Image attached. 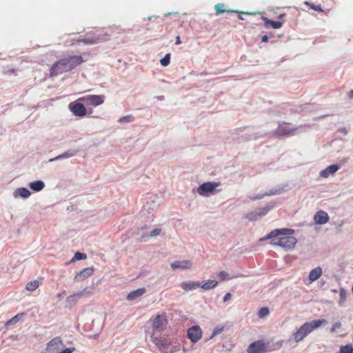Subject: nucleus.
<instances>
[{
  "label": "nucleus",
  "instance_id": "nucleus-32",
  "mask_svg": "<svg viewBox=\"0 0 353 353\" xmlns=\"http://www.w3.org/2000/svg\"><path fill=\"white\" fill-rule=\"evenodd\" d=\"M305 4L310 6L314 10H316L318 12H323V10L321 8V6L320 5H314V4L310 3L307 1H305Z\"/></svg>",
  "mask_w": 353,
  "mask_h": 353
},
{
  "label": "nucleus",
  "instance_id": "nucleus-5",
  "mask_svg": "<svg viewBox=\"0 0 353 353\" xmlns=\"http://www.w3.org/2000/svg\"><path fill=\"white\" fill-rule=\"evenodd\" d=\"M168 323L166 314L163 312L154 317L152 327L155 331H163L166 328Z\"/></svg>",
  "mask_w": 353,
  "mask_h": 353
},
{
  "label": "nucleus",
  "instance_id": "nucleus-10",
  "mask_svg": "<svg viewBox=\"0 0 353 353\" xmlns=\"http://www.w3.org/2000/svg\"><path fill=\"white\" fill-rule=\"evenodd\" d=\"M188 336L193 343L199 341L202 337V330L199 325L191 327L188 330Z\"/></svg>",
  "mask_w": 353,
  "mask_h": 353
},
{
  "label": "nucleus",
  "instance_id": "nucleus-4",
  "mask_svg": "<svg viewBox=\"0 0 353 353\" xmlns=\"http://www.w3.org/2000/svg\"><path fill=\"white\" fill-rule=\"evenodd\" d=\"M153 342L163 353H175L180 350V345L168 339L155 338Z\"/></svg>",
  "mask_w": 353,
  "mask_h": 353
},
{
  "label": "nucleus",
  "instance_id": "nucleus-39",
  "mask_svg": "<svg viewBox=\"0 0 353 353\" xmlns=\"http://www.w3.org/2000/svg\"><path fill=\"white\" fill-rule=\"evenodd\" d=\"M268 39H269L268 36V35H264L261 38V41L262 42H268Z\"/></svg>",
  "mask_w": 353,
  "mask_h": 353
},
{
  "label": "nucleus",
  "instance_id": "nucleus-38",
  "mask_svg": "<svg viewBox=\"0 0 353 353\" xmlns=\"http://www.w3.org/2000/svg\"><path fill=\"white\" fill-rule=\"evenodd\" d=\"M231 297H232V295L230 292L226 293L223 297V301L227 302V301H230Z\"/></svg>",
  "mask_w": 353,
  "mask_h": 353
},
{
  "label": "nucleus",
  "instance_id": "nucleus-9",
  "mask_svg": "<svg viewBox=\"0 0 353 353\" xmlns=\"http://www.w3.org/2000/svg\"><path fill=\"white\" fill-rule=\"evenodd\" d=\"M273 205L268 204L263 208L257 209L255 212H252L247 214L246 217L250 221L256 220L259 217H261L268 213L272 209Z\"/></svg>",
  "mask_w": 353,
  "mask_h": 353
},
{
  "label": "nucleus",
  "instance_id": "nucleus-23",
  "mask_svg": "<svg viewBox=\"0 0 353 353\" xmlns=\"http://www.w3.org/2000/svg\"><path fill=\"white\" fill-rule=\"evenodd\" d=\"M218 285V282L214 280H208L203 283H201L200 287L204 290H209L214 288Z\"/></svg>",
  "mask_w": 353,
  "mask_h": 353
},
{
  "label": "nucleus",
  "instance_id": "nucleus-42",
  "mask_svg": "<svg viewBox=\"0 0 353 353\" xmlns=\"http://www.w3.org/2000/svg\"><path fill=\"white\" fill-rule=\"evenodd\" d=\"M349 96H350V98H353V90L350 91Z\"/></svg>",
  "mask_w": 353,
  "mask_h": 353
},
{
  "label": "nucleus",
  "instance_id": "nucleus-8",
  "mask_svg": "<svg viewBox=\"0 0 353 353\" xmlns=\"http://www.w3.org/2000/svg\"><path fill=\"white\" fill-rule=\"evenodd\" d=\"M105 97L103 95H87L78 99L81 101L96 107L104 103Z\"/></svg>",
  "mask_w": 353,
  "mask_h": 353
},
{
  "label": "nucleus",
  "instance_id": "nucleus-11",
  "mask_svg": "<svg viewBox=\"0 0 353 353\" xmlns=\"http://www.w3.org/2000/svg\"><path fill=\"white\" fill-rule=\"evenodd\" d=\"M63 346L62 340L59 337L52 339L47 345L48 353H55Z\"/></svg>",
  "mask_w": 353,
  "mask_h": 353
},
{
  "label": "nucleus",
  "instance_id": "nucleus-26",
  "mask_svg": "<svg viewBox=\"0 0 353 353\" xmlns=\"http://www.w3.org/2000/svg\"><path fill=\"white\" fill-rule=\"evenodd\" d=\"M76 154V152L74 151V150H69L68 152H64L63 154H60L53 159H51L50 160V161H57V160H59V159H64V158H69V157H72L73 156H74Z\"/></svg>",
  "mask_w": 353,
  "mask_h": 353
},
{
  "label": "nucleus",
  "instance_id": "nucleus-27",
  "mask_svg": "<svg viewBox=\"0 0 353 353\" xmlns=\"http://www.w3.org/2000/svg\"><path fill=\"white\" fill-rule=\"evenodd\" d=\"M22 316V314H18L15 315L14 317H12L11 319L6 322L5 326L8 327L11 325H14L19 321Z\"/></svg>",
  "mask_w": 353,
  "mask_h": 353
},
{
  "label": "nucleus",
  "instance_id": "nucleus-31",
  "mask_svg": "<svg viewBox=\"0 0 353 353\" xmlns=\"http://www.w3.org/2000/svg\"><path fill=\"white\" fill-rule=\"evenodd\" d=\"M170 61V54H166L163 59H161L160 62L163 66H167L169 65Z\"/></svg>",
  "mask_w": 353,
  "mask_h": 353
},
{
  "label": "nucleus",
  "instance_id": "nucleus-44",
  "mask_svg": "<svg viewBox=\"0 0 353 353\" xmlns=\"http://www.w3.org/2000/svg\"><path fill=\"white\" fill-rule=\"evenodd\" d=\"M261 196H256V197H254V199H261Z\"/></svg>",
  "mask_w": 353,
  "mask_h": 353
},
{
  "label": "nucleus",
  "instance_id": "nucleus-6",
  "mask_svg": "<svg viewBox=\"0 0 353 353\" xmlns=\"http://www.w3.org/2000/svg\"><path fill=\"white\" fill-rule=\"evenodd\" d=\"M220 184V182L214 181L203 183L198 188L197 192L201 196H207L213 193Z\"/></svg>",
  "mask_w": 353,
  "mask_h": 353
},
{
  "label": "nucleus",
  "instance_id": "nucleus-3",
  "mask_svg": "<svg viewBox=\"0 0 353 353\" xmlns=\"http://www.w3.org/2000/svg\"><path fill=\"white\" fill-rule=\"evenodd\" d=\"M325 323H327V321L325 319H318L305 322L292 334V338L294 342L299 343L314 330Z\"/></svg>",
  "mask_w": 353,
  "mask_h": 353
},
{
  "label": "nucleus",
  "instance_id": "nucleus-21",
  "mask_svg": "<svg viewBox=\"0 0 353 353\" xmlns=\"http://www.w3.org/2000/svg\"><path fill=\"white\" fill-rule=\"evenodd\" d=\"M42 281H43V279L39 278L38 279H35V280L31 281L30 282H28L26 285V289L28 291H34L39 287V285L42 283Z\"/></svg>",
  "mask_w": 353,
  "mask_h": 353
},
{
  "label": "nucleus",
  "instance_id": "nucleus-24",
  "mask_svg": "<svg viewBox=\"0 0 353 353\" xmlns=\"http://www.w3.org/2000/svg\"><path fill=\"white\" fill-rule=\"evenodd\" d=\"M30 195V192L27 188H18L15 190V192L14 193V196L15 197L20 196V197H22L24 199L29 197Z\"/></svg>",
  "mask_w": 353,
  "mask_h": 353
},
{
  "label": "nucleus",
  "instance_id": "nucleus-34",
  "mask_svg": "<svg viewBox=\"0 0 353 353\" xmlns=\"http://www.w3.org/2000/svg\"><path fill=\"white\" fill-rule=\"evenodd\" d=\"M218 276L221 281H226L230 279L228 274L225 271L220 272Z\"/></svg>",
  "mask_w": 353,
  "mask_h": 353
},
{
  "label": "nucleus",
  "instance_id": "nucleus-20",
  "mask_svg": "<svg viewBox=\"0 0 353 353\" xmlns=\"http://www.w3.org/2000/svg\"><path fill=\"white\" fill-rule=\"evenodd\" d=\"M322 275V270L320 267H316L310 271L309 274V280L310 283L316 281Z\"/></svg>",
  "mask_w": 353,
  "mask_h": 353
},
{
  "label": "nucleus",
  "instance_id": "nucleus-30",
  "mask_svg": "<svg viewBox=\"0 0 353 353\" xmlns=\"http://www.w3.org/2000/svg\"><path fill=\"white\" fill-rule=\"evenodd\" d=\"M214 9L216 11V14L217 15L226 12V10L224 9V4H223V3H217L215 6Z\"/></svg>",
  "mask_w": 353,
  "mask_h": 353
},
{
  "label": "nucleus",
  "instance_id": "nucleus-2",
  "mask_svg": "<svg viewBox=\"0 0 353 353\" xmlns=\"http://www.w3.org/2000/svg\"><path fill=\"white\" fill-rule=\"evenodd\" d=\"M83 61L82 57L80 55L70 56L62 59L52 65L50 70V76H57L63 72L72 70Z\"/></svg>",
  "mask_w": 353,
  "mask_h": 353
},
{
  "label": "nucleus",
  "instance_id": "nucleus-1",
  "mask_svg": "<svg viewBox=\"0 0 353 353\" xmlns=\"http://www.w3.org/2000/svg\"><path fill=\"white\" fill-rule=\"evenodd\" d=\"M292 229H275L261 240L272 239L271 244L279 245L285 250L293 249L297 243L296 239L292 236Z\"/></svg>",
  "mask_w": 353,
  "mask_h": 353
},
{
  "label": "nucleus",
  "instance_id": "nucleus-12",
  "mask_svg": "<svg viewBox=\"0 0 353 353\" xmlns=\"http://www.w3.org/2000/svg\"><path fill=\"white\" fill-rule=\"evenodd\" d=\"M266 347L261 341H256L251 343L248 348V353H265Z\"/></svg>",
  "mask_w": 353,
  "mask_h": 353
},
{
  "label": "nucleus",
  "instance_id": "nucleus-40",
  "mask_svg": "<svg viewBox=\"0 0 353 353\" xmlns=\"http://www.w3.org/2000/svg\"><path fill=\"white\" fill-rule=\"evenodd\" d=\"M175 43H176V45H179V44H181V38H180V37H179V36H177V37H176V42H175Z\"/></svg>",
  "mask_w": 353,
  "mask_h": 353
},
{
  "label": "nucleus",
  "instance_id": "nucleus-22",
  "mask_svg": "<svg viewBox=\"0 0 353 353\" xmlns=\"http://www.w3.org/2000/svg\"><path fill=\"white\" fill-rule=\"evenodd\" d=\"M294 132V130L290 129L285 124L280 125L276 129V134L279 135H290Z\"/></svg>",
  "mask_w": 353,
  "mask_h": 353
},
{
  "label": "nucleus",
  "instance_id": "nucleus-25",
  "mask_svg": "<svg viewBox=\"0 0 353 353\" xmlns=\"http://www.w3.org/2000/svg\"><path fill=\"white\" fill-rule=\"evenodd\" d=\"M30 188L34 191H41L45 186L44 183L42 181H35L31 182L29 185Z\"/></svg>",
  "mask_w": 353,
  "mask_h": 353
},
{
  "label": "nucleus",
  "instance_id": "nucleus-33",
  "mask_svg": "<svg viewBox=\"0 0 353 353\" xmlns=\"http://www.w3.org/2000/svg\"><path fill=\"white\" fill-rule=\"evenodd\" d=\"M97 40H98L97 38H95L93 37H89L86 39H83V40H81V41H83L84 43L92 44V43H97Z\"/></svg>",
  "mask_w": 353,
  "mask_h": 353
},
{
  "label": "nucleus",
  "instance_id": "nucleus-18",
  "mask_svg": "<svg viewBox=\"0 0 353 353\" xmlns=\"http://www.w3.org/2000/svg\"><path fill=\"white\" fill-rule=\"evenodd\" d=\"M200 285L201 283L199 281H186L183 282L181 284V287L185 291H190L200 287Z\"/></svg>",
  "mask_w": 353,
  "mask_h": 353
},
{
  "label": "nucleus",
  "instance_id": "nucleus-45",
  "mask_svg": "<svg viewBox=\"0 0 353 353\" xmlns=\"http://www.w3.org/2000/svg\"><path fill=\"white\" fill-rule=\"evenodd\" d=\"M221 331V330H217V332H219Z\"/></svg>",
  "mask_w": 353,
  "mask_h": 353
},
{
  "label": "nucleus",
  "instance_id": "nucleus-7",
  "mask_svg": "<svg viewBox=\"0 0 353 353\" xmlns=\"http://www.w3.org/2000/svg\"><path fill=\"white\" fill-rule=\"evenodd\" d=\"M81 101L78 99L74 102H71L69 104V109L72 114L77 117H83L86 115L87 110L85 105L81 103Z\"/></svg>",
  "mask_w": 353,
  "mask_h": 353
},
{
  "label": "nucleus",
  "instance_id": "nucleus-29",
  "mask_svg": "<svg viewBox=\"0 0 353 353\" xmlns=\"http://www.w3.org/2000/svg\"><path fill=\"white\" fill-rule=\"evenodd\" d=\"M270 314L269 309L268 307H261L259 312L258 316L260 319H263L264 317L268 316Z\"/></svg>",
  "mask_w": 353,
  "mask_h": 353
},
{
  "label": "nucleus",
  "instance_id": "nucleus-13",
  "mask_svg": "<svg viewBox=\"0 0 353 353\" xmlns=\"http://www.w3.org/2000/svg\"><path fill=\"white\" fill-rule=\"evenodd\" d=\"M94 271V270L93 267L84 268L75 275L74 280L76 282L82 281L83 280L92 275Z\"/></svg>",
  "mask_w": 353,
  "mask_h": 353
},
{
  "label": "nucleus",
  "instance_id": "nucleus-14",
  "mask_svg": "<svg viewBox=\"0 0 353 353\" xmlns=\"http://www.w3.org/2000/svg\"><path fill=\"white\" fill-rule=\"evenodd\" d=\"M314 219L316 223L323 225L329 221V216L327 212L320 210L315 214Z\"/></svg>",
  "mask_w": 353,
  "mask_h": 353
},
{
  "label": "nucleus",
  "instance_id": "nucleus-36",
  "mask_svg": "<svg viewBox=\"0 0 353 353\" xmlns=\"http://www.w3.org/2000/svg\"><path fill=\"white\" fill-rule=\"evenodd\" d=\"M161 230L160 228H155L151 231L150 236H155L160 234Z\"/></svg>",
  "mask_w": 353,
  "mask_h": 353
},
{
  "label": "nucleus",
  "instance_id": "nucleus-43",
  "mask_svg": "<svg viewBox=\"0 0 353 353\" xmlns=\"http://www.w3.org/2000/svg\"><path fill=\"white\" fill-rule=\"evenodd\" d=\"M239 19H241V20H243V17H242L241 15H239Z\"/></svg>",
  "mask_w": 353,
  "mask_h": 353
},
{
  "label": "nucleus",
  "instance_id": "nucleus-16",
  "mask_svg": "<svg viewBox=\"0 0 353 353\" xmlns=\"http://www.w3.org/2000/svg\"><path fill=\"white\" fill-rule=\"evenodd\" d=\"M146 290L145 288H139L137 290L131 291L127 296V299L129 301H133L137 298L141 296L145 293Z\"/></svg>",
  "mask_w": 353,
  "mask_h": 353
},
{
  "label": "nucleus",
  "instance_id": "nucleus-15",
  "mask_svg": "<svg viewBox=\"0 0 353 353\" xmlns=\"http://www.w3.org/2000/svg\"><path fill=\"white\" fill-rule=\"evenodd\" d=\"M171 267L173 270L175 269H181V270H188L192 267V263L189 260L185 261H176L171 264Z\"/></svg>",
  "mask_w": 353,
  "mask_h": 353
},
{
  "label": "nucleus",
  "instance_id": "nucleus-19",
  "mask_svg": "<svg viewBox=\"0 0 353 353\" xmlns=\"http://www.w3.org/2000/svg\"><path fill=\"white\" fill-rule=\"evenodd\" d=\"M262 19L264 21L265 26L266 28L272 27L274 29H279L283 26V22L281 21H273L265 17H263Z\"/></svg>",
  "mask_w": 353,
  "mask_h": 353
},
{
  "label": "nucleus",
  "instance_id": "nucleus-41",
  "mask_svg": "<svg viewBox=\"0 0 353 353\" xmlns=\"http://www.w3.org/2000/svg\"><path fill=\"white\" fill-rule=\"evenodd\" d=\"M83 294V291H81V292H79L77 293L76 295L77 296H81Z\"/></svg>",
  "mask_w": 353,
  "mask_h": 353
},
{
  "label": "nucleus",
  "instance_id": "nucleus-17",
  "mask_svg": "<svg viewBox=\"0 0 353 353\" xmlns=\"http://www.w3.org/2000/svg\"><path fill=\"white\" fill-rule=\"evenodd\" d=\"M339 166L336 165H331L323 170L320 172V176L323 178H327L330 174L335 173L339 170Z\"/></svg>",
  "mask_w": 353,
  "mask_h": 353
},
{
  "label": "nucleus",
  "instance_id": "nucleus-35",
  "mask_svg": "<svg viewBox=\"0 0 353 353\" xmlns=\"http://www.w3.org/2000/svg\"><path fill=\"white\" fill-rule=\"evenodd\" d=\"M133 120V117L131 115L123 117L119 119V122H130Z\"/></svg>",
  "mask_w": 353,
  "mask_h": 353
},
{
  "label": "nucleus",
  "instance_id": "nucleus-28",
  "mask_svg": "<svg viewBox=\"0 0 353 353\" xmlns=\"http://www.w3.org/2000/svg\"><path fill=\"white\" fill-rule=\"evenodd\" d=\"M86 257H87V256H86L85 254H83V253H81V252H77L74 254V256L71 259L70 262L72 263V262H74L76 261L85 259Z\"/></svg>",
  "mask_w": 353,
  "mask_h": 353
},
{
  "label": "nucleus",
  "instance_id": "nucleus-37",
  "mask_svg": "<svg viewBox=\"0 0 353 353\" xmlns=\"http://www.w3.org/2000/svg\"><path fill=\"white\" fill-rule=\"evenodd\" d=\"M341 327V323L340 322H336L331 328V332H334L337 329Z\"/></svg>",
  "mask_w": 353,
  "mask_h": 353
}]
</instances>
